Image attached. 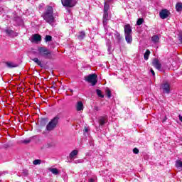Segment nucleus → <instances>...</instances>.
<instances>
[{"label": "nucleus", "mask_w": 182, "mask_h": 182, "mask_svg": "<svg viewBox=\"0 0 182 182\" xmlns=\"http://www.w3.org/2000/svg\"><path fill=\"white\" fill-rule=\"evenodd\" d=\"M109 9H110V6L109 4H107L106 2H105L104 12H108Z\"/></svg>", "instance_id": "nucleus-25"}, {"label": "nucleus", "mask_w": 182, "mask_h": 182, "mask_svg": "<svg viewBox=\"0 0 182 182\" xmlns=\"http://www.w3.org/2000/svg\"><path fill=\"white\" fill-rule=\"evenodd\" d=\"M70 90V92H73V90Z\"/></svg>", "instance_id": "nucleus-45"}, {"label": "nucleus", "mask_w": 182, "mask_h": 182, "mask_svg": "<svg viewBox=\"0 0 182 182\" xmlns=\"http://www.w3.org/2000/svg\"><path fill=\"white\" fill-rule=\"evenodd\" d=\"M41 163H42L41 159H36L33 161V164H34V166H38V164H41Z\"/></svg>", "instance_id": "nucleus-29"}, {"label": "nucleus", "mask_w": 182, "mask_h": 182, "mask_svg": "<svg viewBox=\"0 0 182 182\" xmlns=\"http://www.w3.org/2000/svg\"><path fill=\"white\" fill-rule=\"evenodd\" d=\"M151 41L154 43H159L160 41V37H159V36L157 35H155L151 37Z\"/></svg>", "instance_id": "nucleus-17"}, {"label": "nucleus", "mask_w": 182, "mask_h": 182, "mask_svg": "<svg viewBox=\"0 0 182 182\" xmlns=\"http://www.w3.org/2000/svg\"><path fill=\"white\" fill-rule=\"evenodd\" d=\"M75 163H76V164H77V163H82V161L77 160V161H75Z\"/></svg>", "instance_id": "nucleus-39"}, {"label": "nucleus", "mask_w": 182, "mask_h": 182, "mask_svg": "<svg viewBox=\"0 0 182 182\" xmlns=\"http://www.w3.org/2000/svg\"><path fill=\"white\" fill-rule=\"evenodd\" d=\"M97 75L96 74H90L84 77V80L88 83H91L92 86H96L97 83Z\"/></svg>", "instance_id": "nucleus-4"}, {"label": "nucleus", "mask_w": 182, "mask_h": 182, "mask_svg": "<svg viewBox=\"0 0 182 182\" xmlns=\"http://www.w3.org/2000/svg\"><path fill=\"white\" fill-rule=\"evenodd\" d=\"M84 132H85V133H87V132H89V128L85 127Z\"/></svg>", "instance_id": "nucleus-35"}, {"label": "nucleus", "mask_w": 182, "mask_h": 182, "mask_svg": "<svg viewBox=\"0 0 182 182\" xmlns=\"http://www.w3.org/2000/svg\"><path fill=\"white\" fill-rule=\"evenodd\" d=\"M161 89L164 93H170V85L168 83H164L161 85Z\"/></svg>", "instance_id": "nucleus-9"}, {"label": "nucleus", "mask_w": 182, "mask_h": 182, "mask_svg": "<svg viewBox=\"0 0 182 182\" xmlns=\"http://www.w3.org/2000/svg\"><path fill=\"white\" fill-rule=\"evenodd\" d=\"M114 36L118 42H120V41H122V37L120 36V33H119L117 31L114 33Z\"/></svg>", "instance_id": "nucleus-26"}, {"label": "nucleus", "mask_w": 182, "mask_h": 182, "mask_svg": "<svg viewBox=\"0 0 182 182\" xmlns=\"http://www.w3.org/2000/svg\"><path fill=\"white\" fill-rule=\"evenodd\" d=\"M97 96H99V97H102V99H103V97H105V95H103V94H102V90H97Z\"/></svg>", "instance_id": "nucleus-28"}, {"label": "nucleus", "mask_w": 182, "mask_h": 182, "mask_svg": "<svg viewBox=\"0 0 182 182\" xmlns=\"http://www.w3.org/2000/svg\"><path fill=\"white\" fill-rule=\"evenodd\" d=\"M166 120H167V117H165V118L163 119V123H164V122H166Z\"/></svg>", "instance_id": "nucleus-37"}, {"label": "nucleus", "mask_w": 182, "mask_h": 182, "mask_svg": "<svg viewBox=\"0 0 182 182\" xmlns=\"http://www.w3.org/2000/svg\"><path fill=\"white\" fill-rule=\"evenodd\" d=\"M150 71L153 76H156V73H154V70H153V69H151Z\"/></svg>", "instance_id": "nucleus-34"}, {"label": "nucleus", "mask_w": 182, "mask_h": 182, "mask_svg": "<svg viewBox=\"0 0 182 182\" xmlns=\"http://www.w3.org/2000/svg\"><path fill=\"white\" fill-rule=\"evenodd\" d=\"M152 65L157 69L158 70H160L161 69V64L160 63V61L157 58H154L152 61Z\"/></svg>", "instance_id": "nucleus-7"}, {"label": "nucleus", "mask_w": 182, "mask_h": 182, "mask_svg": "<svg viewBox=\"0 0 182 182\" xmlns=\"http://www.w3.org/2000/svg\"><path fill=\"white\" fill-rule=\"evenodd\" d=\"M133 153H134V154H139V149L134 148L133 149Z\"/></svg>", "instance_id": "nucleus-33"}, {"label": "nucleus", "mask_w": 182, "mask_h": 182, "mask_svg": "<svg viewBox=\"0 0 182 182\" xmlns=\"http://www.w3.org/2000/svg\"><path fill=\"white\" fill-rule=\"evenodd\" d=\"M63 6L67 8H73L76 5V1L75 0H61Z\"/></svg>", "instance_id": "nucleus-5"}, {"label": "nucleus", "mask_w": 182, "mask_h": 182, "mask_svg": "<svg viewBox=\"0 0 182 182\" xmlns=\"http://www.w3.org/2000/svg\"><path fill=\"white\" fill-rule=\"evenodd\" d=\"M24 174H26V176L28 174V171H25Z\"/></svg>", "instance_id": "nucleus-42"}, {"label": "nucleus", "mask_w": 182, "mask_h": 182, "mask_svg": "<svg viewBox=\"0 0 182 182\" xmlns=\"http://www.w3.org/2000/svg\"><path fill=\"white\" fill-rule=\"evenodd\" d=\"M48 170L55 176H58V174H59V170L56 168H50Z\"/></svg>", "instance_id": "nucleus-18"}, {"label": "nucleus", "mask_w": 182, "mask_h": 182, "mask_svg": "<svg viewBox=\"0 0 182 182\" xmlns=\"http://www.w3.org/2000/svg\"><path fill=\"white\" fill-rule=\"evenodd\" d=\"M100 126H103L107 123V117H99Z\"/></svg>", "instance_id": "nucleus-12"}, {"label": "nucleus", "mask_w": 182, "mask_h": 182, "mask_svg": "<svg viewBox=\"0 0 182 182\" xmlns=\"http://www.w3.org/2000/svg\"><path fill=\"white\" fill-rule=\"evenodd\" d=\"M42 37L39 34H34L31 38V42H41Z\"/></svg>", "instance_id": "nucleus-11"}, {"label": "nucleus", "mask_w": 182, "mask_h": 182, "mask_svg": "<svg viewBox=\"0 0 182 182\" xmlns=\"http://www.w3.org/2000/svg\"><path fill=\"white\" fill-rule=\"evenodd\" d=\"M33 62H35L38 66H42V62L39 60L38 58H35L32 59Z\"/></svg>", "instance_id": "nucleus-22"}, {"label": "nucleus", "mask_w": 182, "mask_h": 182, "mask_svg": "<svg viewBox=\"0 0 182 182\" xmlns=\"http://www.w3.org/2000/svg\"><path fill=\"white\" fill-rule=\"evenodd\" d=\"M176 9L177 12H181V11H182V3L176 4Z\"/></svg>", "instance_id": "nucleus-19"}, {"label": "nucleus", "mask_w": 182, "mask_h": 182, "mask_svg": "<svg viewBox=\"0 0 182 182\" xmlns=\"http://www.w3.org/2000/svg\"><path fill=\"white\" fill-rule=\"evenodd\" d=\"M149 56H150V50H146L145 53L144 54V58L145 60H149Z\"/></svg>", "instance_id": "nucleus-20"}, {"label": "nucleus", "mask_w": 182, "mask_h": 182, "mask_svg": "<svg viewBox=\"0 0 182 182\" xmlns=\"http://www.w3.org/2000/svg\"><path fill=\"white\" fill-rule=\"evenodd\" d=\"M23 143H24V144H29V143H31V139L23 140Z\"/></svg>", "instance_id": "nucleus-32"}, {"label": "nucleus", "mask_w": 182, "mask_h": 182, "mask_svg": "<svg viewBox=\"0 0 182 182\" xmlns=\"http://www.w3.org/2000/svg\"><path fill=\"white\" fill-rule=\"evenodd\" d=\"M176 168H182V161L181 160H178L176 162Z\"/></svg>", "instance_id": "nucleus-23"}, {"label": "nucleus", "mask_w": 182, "mask_h": 182, "mask_svg": "<svg viewBox=\"0 0 182 182\" xmlns=\"http://www.w3.org/2000/svg\"><path fill=\"white\" fill-rule=\"evenodd\" d=\"M4 174V173H0V177H1V176H2Z\"/></svg>", "instance_id": "nucleus-44"}, {"label": "nucleus", "mask_w": 182, "mask_h": 182, "mask_svg": "<svg viewBox=\"0 0 182 182\" xmlns=\"http://www.w3.org/2000/svg\"><path fill=\"white\" fill-rule=\"evenodd\" d=\"M83 109H84L83 102H82V101H79L78 102H77V105H76L77 112H82Z\"/></svg>", "instance_id": "nucleus-13"}, {"label": "nucleus", "mask_w": 182, "mask_h": 182, "mask_svg": "<svg viewBox=\"0 0 182 182\" xmlns=\"http://www.w3.org/2000/svg\"><path fill=\"white\" fill-rule=\"evenodd\" d=\"M179 120H180V122H182V116L181 115H179Z\"/></svg>", "instance_id": "nucleus-38"}, {"label": "nucleus", "mask_w": 182, "mask_h": 182, "mask_svg": "<svg viewBox=\"0 0 182 182\" xmlns=\"http://www.w3.org/2000/svg\"><path fill=\"white\" fill-rule=\"evenodd\" d=\"M107 22H109V13L107 11H104L102 21L104 26H106V25H107Z\"/></svg>", "instance_id": "nucleus-10"}, {"label": "nucleus", "mask_w": 182, "mask_h": 182, "mask_svg": "<svg viewBox=\"0 0 182 182\" xmlns=\"http://www.w3.org/2000/svg\"><path fill=\"white\" fill-rule=\"evenodd\" d=\"M88 182H95V179L93 178H90Z\"/></svg>", "instance_id": "nucleus-36"}, {"label": "nucleus", "mask_w": 182, "mask_h": 182, "mask_svg": "<svg viewBox=\"0 0 182 182\" xmlns=\"http://www.w3.org/2000/svg\"><path fill=\"white\" fill-rule=\"evenodd\" d=\"M79 153V151L77 150H73L70 152V155H69V159H75V156H77Z\"/></svg>", "instance_id": "nucleus-15"}, {"label": "nucleus", "mask_w": 182, "mask_h": 182, "mask_svg": "<svg viewBox=\"0 0 182 182\" xmlns=\"http://www.w3.org/2000/svg\"><path fill=\"white\" fill-rule=\"evenodd\" d=\"M124 36L127 43H132V42H133L132 34H124Z\"/></svg>", "instance_id": "nucleus-14"}, {"label": "nucleus", "mask_w": 182, "mask_h": 182, "mask_svg": "<svg viewBox=\"0 0 182 182\" xmlns=\"http://www.w3.org/2000/svg\"><path fill=\"white\" fill-rule=\"evenodd\" d=\"M106 95H107V97H109V99H110V97H112V91H110L109 89H107Z\"/></svg>", "instance_id": "nucleus-30"}, {"label": "nucleus", "mask_w": 182, "mask_h": 182, "mask_svg": "<svg viewBox=\"0 0 182 182\" xmlns=\"http://www.w3.org/2000/svg\"><path fill=\"white\" fill-rule=\"evenodd\" d=\"M111 49H112V47H111V46H109L108 50H110Z\"/></svg>", "instance_id": "nucleus-40"}, {"label": "nucleus", "mask_w": 182, "mask_h": 182, "mask_svg": "<svg viewBox=\"0 0 182 182\" xmlns=\"http://www.w3.org/2000/svg\"><path fill=\"white\" fill-rule=\"evenodd\" d=\"M45 41L46 42H50L52 41V36L49 35L46 36Z\"/></svg>", "instance_id": "nucleus-31"}, {"label": "nucleus", "mask_w": 182, "mask_h": 182, "mask_svg": "<svg viewBox=\"0 0 182 182\" xmlns=\"http://www.w3.org/2000/svg\"><path fill=\"white\" fill-rule=\"evenodd\" d=\"M95 110H99V108L97 107H95Z\"/></svg>", "instance_id": "nucleus-41"}, {"label": "nucleus", "mask_w": 182, "mask_h": 182, "mask_svg": "<svg viewBox=\"0 0 182 182\" xmlns=\"http://www.w3.org/2000/svg\"><path fill=\"white\" fill-rule=\"evenodd\" d=\"M44 21L49 23L50 25H53L55 23V16H53V8L50 6H48L46 8V11L42 15Z\"/></svg>", "instance_id": "nucleus-1"}, {"label": "nucleus", "mask_w": 182, "mask_h": 182, "mask_svg": "<svg viewBox=\"0 0 182 182\" xmlns=\"http://www.w3.org/2000/svg\"><path fill=\"white\" fill-rule=\"evenodd\" d=\"M38 52L39 56L45 59H52V51L46 47H38Z\"/></svg>", "instance_id": "nucleus-2"}, {"label": "nucleus", "mask_w": 182, "mask_h": 182, "mask_svg": "<svg viewBox=\"0 0 182 182\" xmlns=\"http://www.w3.org/2000/svg\"><path fill=\"white\" fill-rule=\"evenodd\" d=\"M159 16L161 19H167L170 16V11L167 9L161 10L159 13Z\"/></svg>", "instance_id": "nucleus-6"}, {"label": "nucleus", "mask_w": 182, "mask_h": 182, "mask_svg": "<svg viewBox=\"0 0 182 182\" xmlns=\"http://www.w3.org/2000/svg\"><path fill=\"white\" fill-rule=\"evenodd\" d=\"M4 32L6 33V34L9 36H12V35H14V31L11 30V29H6L4 30Z\"/></svg>", "instance_id": "nucleus-24"}, {"label": "nucleus", "mask_w": 182, "mask_h": 182, "mask_svg": "<svg viewBox=\"0 0 182 182\" xmlns=\"http://www.w3.org/2000/svg\"><path fill=\"white\" fill-rule=\"evenodd\" d=\"M59 117L56 116L53 118L47 124L46 130L47 132H52L56 129V126H58V123H59Z\"/></svg>", "instance_id": "nucleus-3"}, {"label": "nucleus", "mask_w": 182, "mask_h": 182, "mask_svg": "<svg viewBox=\"0 0 182 182\" xmlns=\"http://www.w3.org/2000/svg\"><path fill=\"white\" fill-rule=\"evenodd\" d=\"M43 121L46 122V118L43 119Z\"/></svg>", "instance_id": "nucleus-43"}, {"label": "nucleus", "mask_w": 182, "mask_h": 182, "mask_svg": "<svg viewBox=\"0 0 182 182\" xmlns=\"http://www.w3.org/2000/svg\"><path fill=\"white\" fill-rule=\"evenodd\" d=\"M6 65L8 68H18V64L13 62H6Z\"/></svg>", "instance_id": "nucleus-16"}, {"label": "nucleus", "mask_w": 182, "mask_h": 182, "mask_svg": "<svg viewBox=\"0 0 182 182\" xmlns=\"http://www.w3.org/2000/svg\"><path fill=\"white\" fill-rule=\"evenodd\" d=\"M124 35H132V30L130 24L125 25L124 27Z\"/></svg>", "instance_id": "nucleus-8"}, {"label": "nucleus", "mask_w": 182, "mask_h": 182, "mask_svg": "<svg viewBox=\"0 0 182 182\" xmlns=\"http://www.w3.org/2000/svg\"><path fill=\"white\" fill-rule=\"evenodd\" d=\"M85 36H86V34L85 33L84 31H81L80 34L77 36L78 39L82 41V39L85 38Z\"/></svg>", "instance_id": "nucleus-21"}, {"label": "nucleus", "mask_w": 182, "mask_h": 182, "mask_svg": "<svg viewBox=\"0 0 182 182\" xmlns=\"http://www.w3.org/2000/svg\"><path fill=\"white\" fill-rule=\"evenodd\" d=\"M144 22V19L142 18H140L137 20L136 21V25H138V26H140V25H143V23Z\"/></svg>", "instance_id": "nucleus-27"}]
</instances>
